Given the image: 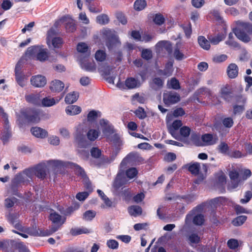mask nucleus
<instances>
[{
	"instance_id": "obj_16",
	"label": "nucleus",
	"mask_w": 252,
	"mask_h": 252,
	"mask_svg": "<svg viewBox=\"0 0 252 252\" xmlns=\"http://www.w3.org/2000/svg\"><path fill=\"white\" fill-rule=\"evenodd\" d=\"M31 83L35 87L41 88L46 85L47 81L44 76L41 75H37L32 77Z\"/></svg>"
},
{
	"instance_id": "obj_25",
	"label": "nucleus",
	"mask_w": 252,
	"mask_h": 252,
	"mask_svg": "<svg viewBox=\"0 0 252 252\" xmlns=\"http://www.w3.org/2000/svg\"><path fill=\"white\" fill-rule=\"evenodd\" d=\"M26 100L31 103L40 105V96L39 94H32L27 95L25 96Z\"/></svg>"
},
{
	"instance_id": "obj_8",
	"label": "nucleus",
	"mask_w": 252,
	"mask_h": 252,
	"mask_svg": "<svg viewBox=\"0 0 252 252\" xmlns=\"http://www.w3.org/2000/svg\"><path fill=\"white\" fill-rule=\"evenodd\" d=\"M46 42L49 47L60 48L62 44V39L56 36V33L53 29H50L47 32Z\"/></svg>"
},
{
	"instance_id": "obj_23",
	"label": "nucleus",
	"mask_w": 252,
	"mask_h": 252,
	"mask_svg": "<svg viewBox=\"0 0 252 252\" xmlns=\"http://www.w3.org/2000/svg\"><path fill=\"white\" fill-rule=\"evenodd\" d=\"M61 99V98H55L50 96L45 97L41 100L40 105L46 107H51L58 103Z\"/></svg>"
},
{
	"instance_id": "obj_49",
	"label": "nucleus",
	"mask_w": 252,
	"mask_h": 252,
	"mask_svg": "<svg viewBox=\"0 0 252 252\" xmlns=\"http://www.w3.org/2000/svg\"><path fill=\"white\" fill-rule=\"evenodd\" d=\"M138 173V171L135 168L132 167L128 169L126 171V175L129 179H132L135 177Z\"/></svg>"
},
{
	"instance_id": "obj_44",
	"label": "nucleus",
	"mask_w": 252,
	"mask_h": 252,
	"mask_svg": "<svg viewBox=\"0 0 252 252\" xmlns=\"http://www.w3.org/2000/svg\"><path fill=\"white\" fill-rule=\"evenodd\" d=\"M189 170L194 175H197L199 173L200 166L199 163H195L190 164L188 166Z\"/></svg>"
},
{
	"instance_id": "obj_19",
	"label": "nucleus",
	"mask_w": 252,
	"mask_h": 252,
	"mask_svg": "<svg viewBox=\"0 0 252 252\" xmlns=\"http://www.w3.org/2000/svg\"><path fill=\"white\" fill-rule=\"evenodd\" d=\"M65 23V28L68 32H73L76 29V26L74 21L69 16H65L61 19Z\"/></svg>"
},
{
	"instance_id": "obj_34",
	"label": "nucleus",
	"mask_w": 252,
	"mask_h": 252,
	"mask_svg": "<svg viewBox=\"0 0 252 252\" xmlns=\"http://www.w3.org/2000/svg\"><path fill=\"white\" fill-rule=\"evenodd\" d=\"M198 42L200 46L205 50H209L210 48L209 41L203 36H200L198 38Z\"/></svg>"
},
{
	"instance_id": "obj_63",
	"label": "nucleus",
	"mask_w": 252,
	"mask_h": 252,
	"mask_svg": "<svg viewBox=\"0 0 252 252\" xmlns=\"http://www.w3.org/2000/svg\"><path fill=\"white\" fill-rule=\"evenodd\" d=\"M12 6V3L9 0H4L1 4V7L4 10L9 9Z\"/></svg>"
},
{
	"instance_id": "obj_14",
	"label": "nucleus",
	"mask_w": 252,
	"mask_h": 252,
	"mask_svg": "<svg viewBox=\"0 0 252 252\" xmlns=\"http://www.w3.org/2000/svg\"><path fill=\"white\" fill-rule=\"evenodd\" d=\"M156 52L158 54L161 53L166 51L170 54L172 51V45L170 42L166 40L159 41L155 46Z\"/></svg>"
},
{
	"instance_id": "obj_21",
	"label": "nucleus",
	"mask_w": 252,
	"mask_h": 252,
	"mask_svg": "<svg viewBox=\"0 0 252 252\" xmlns=\"http://www.w3.org/2000/svg\"><path fill=\"white\" fill-rule=\"evenodd\" d=\"M31 131L33 135L38 138L43 139L48 136L47 131L39 127H33Z\"/></svg>"
},
{
	"instance_id": "obj_29",
	"label": "nucleus",
	"mask_w": 252,
	"mask_h": 252,
	"mask_svg": "<svg viewBox=\"0 0 252 252\" xmlns=\"http://www.w3.org/2000/svg\"><path fill=\"white\" fill-rule=\"evenodd\" d=\"M227 72L229 78H235L237 76L238 73V67L237 65L235 63L230 64L227 67Z\"/></svg>"
},
{
	"instance_id": "obj_17",
	"label": "nucleus",
	"mask_w": 252,
	"mask_h": 252,
	"mask_svg": "<svg viewBox=\"0 0 252 252\" xmlns=\"http://www.w3.org/2000/svg\"><path fill=\"white\" fill-rule=\"evenodd\" d=\"M192 219L193 223L196 225H201L204 221L203 215L198 214L193 217L192 213H190L186 216L185 220L186 223L187 224H189Z\"/></svg>"
},
{
	"instance_id": "obj_42",
	"label": "nucleus",
	"mask_w": 252,
	"mask_h": 252,
	"mask_svg": "<svg viewBox=\"0 0 252 252\" xmlns=\"http://www.w3.org/2000/svg\"><path fill=\"white\" fill-rule=\"evenodd\" d=\"M146 1L145 0H136L134 4V9L136 10H142L146 6Z\"/></svg>"
},
{
	"instance_id": "obj_47",
	"label": "nucleus",
	"mask_w": 252,
	"mask_h": 252,
	"mask_svg": "<svg viewBox=\"0 0 252 252\" xmlns=\"http://www.w3.org/2000/svg\"><path fill=\"white\" fill-rule=\"evenodd\" d=\"M173 55L175 58L177 60H182L187 58V56L178 48L175 49Z\"/></svg>"
},
{
	"instance_id": "obj_35",
	"label": "nucleus",
	"mask_w": 252,
	"mask_h": 252,
	"mask_svg": "<svg viewBox=\"0 0 252 252\" xmlns=\"http://www.w3.org/2000/svg\"><path fill=\"white\" fill-rule=\"evenodd\" d=\"M91 232V230L86 227L74 228L71 229L70 233L73 235H77L82 234H87Z\"/></svg>"
},
{
	"instance_id": "obj_20",
	"label": "nucleus",
	"mask_w": 252,
	"mask_h": 252,
	"mask_svg": "<svg viewBox=\"0 0 252 252\" xmlns=\"http://www.w3.org/2000/svg\"><path fill=\"white\" fill-rule=\"evenodd\" d=\"M102 34L107 38H111V42H115L116 44L120 45V41L117 35L114 34V32L111 30L104 29L101 31Z\"/></svg>"
},
{
	"instance_id": "obj_59",
	"label": "nucleus",
	"mask_w": 252,
	"mask_h": 252,
	"mask_svg": "<svg viewBox=\"0 0 252 252\" xmlns=\"http://www.w3.org/2000/svg\"><path fill=\"white\" fill-rule=\"evenodd\" d=\"M190 132V129L188 126H183L180 130V135L184 137H188L189 135Z\"/></svg>"
},
{
	"instance_id": "obj_61",
	"label": "nucleus",
	"mask_w": 252,
	"mask_h": 252,
	"mask_svg": "<svg viewBox=\"0 0 252 252\" xmlns=\"http://www.w3.org/2000/svg\"><path fill=\"white\" fill-rule=\"evenodd\" d=\"M172 66L173 63L171 62H168L165 66V68L164 70V75L166 76H169L172 71Z\"/></svg>"
},
{
	"instance_id": "obj_36",
	"label": "nucleus",
	"mask_w": 252,
	"mask_h": 252,
	"mask_svg": "<svg viewBox=\"0 0 252 252\" xmlns=\"http://www.w3.org/2000/svg\"><path fill=\"white\" fill-rule=\"evenodd\" d=\"M96 21L100 25H104L109 23V18L106 14H100L96 17Z\"/></svg>"
},
{
	"instance_id": "obj_54",
	"label": "nucleus",
	"mask_w": 252,
	"mask_h": 252,
	"mask_svg": "<svg viewBox=\"0 0 252 252\" xmlns=\"http://www.w3.org/2000/svg\"><path fill=\"white\" fill-rule=\"evenodd\" d=\"M107 247L111 249H117L119 246L118 242L115 240H109L106 243Z\"/></svg>"
},
{
	"instance_id": "obj_18",
	"label": "nucleus",
	"mask_w": 252,
	"mask_h": 252,
	"mask_svg": "<svg viewBox=\"0 0 252 252\" xmlns=\"http://www.w3.org/2000/svg\"><path fill=\"white\" fill-rule=\"evenodd\" d=\"M64 88V83L59 80L56 79L53 80L50 84V89L54 93H59L61 92Z\"/></svg>"
},
{
	"instance_id": "obj_43",
	"label": "nucleus",
	"mask_w": 252,
	"mask_h": 252,
	"mask_svg": "<svg viewBox=\"0 0 252 252\" xmlns=\"http://www.w3.org/2000/svg\"><path fill=\"white\" fill-rule=\"evenodd\" d=\"M225 37V35L223 33H221L217 35V36H213L209 38L210 42L214 44H218L220 41L222 40Z\"/></svg>"
},
{
	"instance_id": "obj_4",
	"label": "nucleus",
	"mask_w": 252,
	"mask_h": 252,
	"mask_svg": "<svg viewBox=\"0 0 252 252\" xmlns=\"http://www.w3.org/2000/svg\"><path fill=\"white\" fill-rule=\"evenodd\" d=\"M49 219L55 225L52 226L48 232L43 234V236L49 235L57 231L66 220L65 217L61 216L53 210L51 211Z\"/></svg>"
},
{
	"instance_id": "obj_15",
	"label": "nucleus",
	"mask_w": 252,
	"mask_h": 252,
	"mask_svg": "<svg viewBox=\"0 0 252 252\" xmlns=\"http://www.w3.org/2000/svg\"><path fill=\"white\" fill-rule=\"evenodd\" d=\"M229 177L231 181L228 185V189L236 188L241 183L240 178L239 177V173L235 170H233L229 172Z\"/></svg>"
},
{
	"instance_id": "obj_26",
	"label": "nucleus",
	"mask_w": 252,
	"mask_h": 252,
	"mask_svg": "<svg viewBox=\"0 0 252 252\" xmlns=\"http://www.w3.org/2000/svg\"><path fill=\"white\" fill-rule=\"evenodd\" d=\"M80 63L81 67L88 71L94 72L96 69V65L94 62H87L85 61L80 60Z\"/></svg>"
},
{
	"instance_id": "obj_22",
	"label": "nucleus",
	"mask_w": 252,
	"mask_h": 252,
	"mask_svg": "<svg viewBox=\"0 0 252 252\" xmlns=\"http://www.w3.org/2000/svg\"><path fill=\"white\" fill-rule=\"evenodd\" d=\"M21 65L20 62H19L16 65L15 68V76L16 80L18 84L21 87H24L25 85V83L24 82V76L20 72Z\"/></svg>"
},
{
	"instance_id": "obj_53",
	"label": "nucleus",
	"mask_w": 252,
	"mask_h": 252,
	"mask_svg": "<svg viewBox=\"0 0 252 252\" xmlns=\"http://www.w3.org/2000/svg\"><path fill=\"white\" fill-rule=\"evenodd\" d=\"M134 113L137 117L141 119H144L146 117V112H145L144 109L141 107H139L137 109H136Z\"/></svg>"
},
{
	"instance_id": "obj_55",
	"label": "nucleus",
	"mask_w": 252,
	"mask_h": 252,
	"mask_svg": "<svg viewBox=\"0 0 252 252\" xmlns=\"http://www.w3.org/2000/svg\"><path fill=\"white\" fill-rule=\"evenodd\" d=\"M154 22L157 25H160L164 22V18L160 14H157L155 16Z\"/></svg>"
},
{
	"instance_id": "obj_9",
	"label": "nucleus",
	"mask_w": 252,
	"mask_h": 252,
	"mask_svg": "<svg viewBox=\"0 0 252 252\" xmlns=\"http://www.w3.org/2000/svg\"><path fill=\"white\" fill-rule=\"evenodd\" d=\"M51 160L47 161L46 162L41 163L34 167L35 176L39 179H44L47 175L48 166L55 168L60 167V166H55L53 164L49 163L48 162Z\"/></svg>"
},
{
	"instance_id": "obj_5",
	"label": "nucleus",
	"mask_w": 252,
	"mask_h": 252,
	"mask_svg": "<svg viewBox=\"0 0 252 252\" xmlns=\"http://www.w3.org/2000/svg\"><path fill=\"white\" fill-rule=\"evenodd\" d=\"M166 123L168 130L172 136L176 139L180 138V135L178 133L179 128L182 126V121L180 120L174 121L172 124V115L169 113L166 116Z\"/></svg>"
},
{
	"instance_id": "obj_28",
	"label": "nucleus",
	"mask_w": 252,
	"mask_h": 252,
	"mask_svg": "<svg viewBox=\"0 0 252 252\" xmlns=\"http://www.w3.org/2000/svg\"><path fill=\"white\" fill-rule=\"evenodd\" d=\"M19 214L10 213L7 215V219L8 221L15 225V227L17 229H20L22 227L21 225L17 222V220L19 218Z\"/></svg>"
},
{
	"instance_id": "obj_56",
	"label": "nucleus",
	"mask_w": 252,
	"mask_h": 252,
	"mask_svg": "<svg viewBox=\"0 0 252 252\" xmlns=\"http://www.w3.org/2000/svg\"><path fill=\"white\" fill-rule=\"evenodd\" d=\"M227 246L231 249H235L239 246L238 241L234 239H231L228 241Z\"/></svg>"
},
{
	"instance_id": "obj_51",
	"label": "nucleus",
	"mask_w": 252,
	"mask_h": 252,
	"mask_svg": "<svg viewBox=\"0 0 252 252\" xmlns=\"http://www.w3.org/2000/svg\"><path fill=\"white\" fill-rule=\"evenodd\" d=\"M190 244H197L200 241V237L195 233L190 234L188 238Z\"/></svg>"
},
{
	"instance_id": "obj_6",
	"label": "nucleus",
	"mask_w": 252,
	"mask_h": 252,
	"mask_svg": "<svg viewBox=\"0 0 252 252\" xmlns=\"http://www.w3.org/2000/svg\"><path fill=\"white\" fill-rule=\"evenodd\" d=\"M85 130V126L82 124H79L75 127L74 136L79 147H86L89 145L84 135Z\"/></svg>"
},
{
	"instance_id": "obj_2",
	"label": "nucleus",
	"mask_w": 252,
	"mask_h": 252,
	"mask_svg": "<svg viewBox=\"0 0 252 252\" xmlns=\"http://www.w3.org/2000/svg\"><path fill=\"white\" fill-rule=\"evenodd\" d=\"M192 143L198 146H206L215 144L218 141L217 135L205 134L200 138L199 135L193 134L191 137Z\"/></svg>"
},
{
	"instance_id": "obj_11",
	"label": "nucleus",
	"mask_w": 252,
	"mask_h": 252,
	"mask_svg": "<svg viewBox=\"0 0 252 252\" xmlns=\"http://www.w3.org/2000/svg\"><path fill=\"white\" fill-rule=\"evenodd\" d=\"M141 85V82L137 79L133 77L127 78L125 83L118 82L117 86L121 89H133L139 87Z\"/></svg>"
},
{
	"instance_id": "obj_57",
	"label": "nucleus",
	"mask_w": 252,
	"mask_h": 252,
	"mask_svg": "<svg viewBox=\"0 0 252 252\" xmlns=\"http://www.w3.org/2000/svg\"><path fill=\"white\" fill-rule=\"evenodd\" d=\"M88 8L92 13H98L102 11V8L96 7L95 4H88Z\"/></svg>"
},
{
	"instance_id": "obj_32",
	"label": "nucleus",
	"mask_w": 252,
	"mask_h": 252,
	"mask_svg": "<svg viewBox=\"0 0 252 252\" xmlns=\"http://www.w3.org/2000/svg\"><path fill=\"white\" fill-rule=\"evenodd\" d=\"M94 57L97 62H103L107 58V54L103 50H98L94 54Z\"/></svg>"
},
{
	"instance_id": "obj_24",
	"label": "nucleus",
	"mask_w": 252,
	"mask_h": 252,
	"mask_svg": "<svg viewBox=\"0 0 252 252\" xmlns=\"http://www.w3.org/2000/svg\"><path fill=\"white\" fill-rule=\"evenodd\" d=\"M81 108L77 105H69L65 108L66 114L69 116H74L80 114L81 112Z\"/></svg>"
},
{
	"instance_id": "obj_10",
	"label": "nucleus",
	"mask_w": 252,
	"mask_h": 252,
	"mask_svg": "<svg viewBox=\"0 0 252 252\" xmlns=\"http://www.w3.org/2000/svg\"><path fill=\"white\" fill-rule=\"evenodd\" d=\"M34 176V168L26 169L16 176L14 181L16 183L28 182L30 179L32 180Z\"/></svg>"
},
{
	"instance_id": "obj_7",
	"label": "nucleus",
	"mask_w": 252,
	"mask_h": 252,
	"mask_svg": "<svg viewBox=\"0 0 252 252\" xmlns=\"http://www.w3.org/2000/svg\"><path fill=\"white\" fill-rule=\"evenodd\" d=\"M48 163L55 166H60V167H66L70 168L74 170L76 174L82 177L85 176V173L83 169L75 163L69 162H63L61 160H51Z\"/></svg>"
},
{
	"instance_id": "obj_48",
	"label": "nucleus",
	"mask_w": 252,
	"mask_h": 252,
	"mask_svg": "<svg viewBox=\"0 0 252 252\" xmlns=\"http://www.w3.org/2000/svg\"><path fill=\"white\" fill-rule=\"evenodd\" d=\"M137 156V154L135 153H130L122 161L121 166L123 167L126 166L128 162Z\"/></svg>"
},
{
	"instance_id": "obj_27",
	"label": "nucleus",
	"mask_w": 252,
	"mask_h": 252,
	"mask_svg": "<svg viewBox=\"0 0 252 252\" xmlns=\"http://www.w3.org/2000/svg\"><path fill=\"white\" fill-rule=\"evenodd\" d=\"M76 49L78 52L85 54L87 57H89L91 54L90 48L85 42L79 43L77 45Z\"/></svg>"
},
{
	"instance_id": "obj_39",
	"label": "nucleus",
	"mask_w": 252,
	"mask_h": 252,
	"mask_svg": "<svg viewBox=\"0 0 252 252\" xmlns=\"http://www.w3.org/2000/svg\"><path fill=\"white\" fill-rule=\"evenodd\" d=\"M100 117V113L95 110H92L88 114L87 120L89 122H93Z\"/></svg>"
},
{
	"instance_id": "obj_30",
	"label": "nucleus",
	"mask_w": 252,
	"mask_h": 252,
	"mask_svg": "<svg viewBox=\"0 0 252 252\" xmlns=\"http://www.w3.org/2000/svg\"><path fill=\"white\" fill-rule=\"evenodd\" d=\"M100 134V132L98 129L91 128L88 131L86 136L89 141L93 142L98 138Z\"/></svg>"
},
{
	"instance_id": "obj_13",
	"label": "nucleus",
	"mask_w": 252,
	"mask_h": 252,
	"mask_svg": "<svg viewBox=\"0 0 252 252\" xmlns=\"http://www.w3.org/2000/svg\"><path fill=\"white\" fill-rule=\"evenodd\" d=\"M180 99V95L175 92H169L163 94V101L168 106L178 102Z\"/></svg>"
},
{
	"instance_id": "obj_37",
	"label": "nucleus",
	"mask_w": 252,
	"mask_h": 252,
	"mask_svg": "<svg viewBox=\"0 0 252 252\" xmlns=\"http://www.w3.org/2000/svg\"><path fill=\"white\" fill-rule=\"evenodd\" d=\"M240 181H244L246 180L248 178L250 177L252 175V172L249 169H242L240 171Z\"/></svg>"
},
{
	"instance_id": "obj_41",
	"label": "nucleus",
	"mask_w": 252,
	"mask_h": 252,
	"mask_svg": "<svg viewBox=\"0 0 252 252\" xmlns=\"http://www.w3.org/2000/svg\"><path fill=\"white\" fill-rule=\"evenodd\" d=\"M163 85V81L159 78H154L152 82L151 83V87L157 90L160 88Z\"/></svg>"
},
{
	"instance_id": "obj_64",
	"label": "nucleus",
	"mask_w": 252,
	"mask_h": 252,
	"mask_svg": "<svg viewBox=\"0 0 252 252\" xmlns=\"http://www.w3.org/2000/svg\"><path fill=\"white\" fill-rule=\"evenodd\" d=\"M16 247L20 252H29L27 247L22 242L17 243L16 245Z\"/></svg>"
},
{
	"instance_id": "obj_12",
	"label": "nucleus",
	"mask_w": 252,
	"mask_h": 252,
	"mask_svg": "<svg viewBox=\"0 0 252 252\" xmlns=\"http://www.w3.org/2000/svg\"><path fill=\"white\" fill-rule=\"evenodd\" d=\"M99 125L102 129L103 135L108 139L114 134L115 130L113 126L107 120L101 119L99 121Z\"/></svg>"
},
{
	"instance_id": "obj_46",
	"label": "nucleus",
	"mask_w": 252,
	"mask_h": 252,
	"mask_svg": "<svg viewBox=\"0 0 252 252\" xmlns=\"http://www.w3.org/2000/svg\"><path fill=\"white\" fill-rule=\"evenodd\" d=\"M217 182L221 186L226 184V177L224 173L220 172L217 175Z\"/></svg>"
},
{
	"instance_id": "obj_52",
	"label": "nucleus",
	"mask_w": 252,
	"mask_h": 252,
	"mask_svg": "<svg viewBox=\"0 0 252 252\" xmlns=\"http://www.w3.org/2000/svg\"><path fill=\"white\" fill-rule=\"evenodd\" d=\"M28 119L30 122L35 123H38L40 121L39 113L35 112L32 115L29 116Z\"/></svg>"
},
{
	"instance_id": "obj_58",
	"label": "nucleus",
	"mask_w": 252,
	"mask_h": 252,
	"mask_svg": "<svg viewBox=\"0 0 252 252\" xmlns=\"http://www.w3.org/2000/svg\"><path fill=\"white\" fill-rule=\"evenodd\" d=\"M48 141L50 144L55 146L59 145L60 143L59 137L55 135L50 136L48 139Z\"/></svg>"
},
{
	"instance_id": "obj_40",
	"label": "nucleus",
	"mask_w": 252,
	"mask_h": 252,
	"mask_svg": "<svg viewBox=\"0 0 252 252\" xmlns=\"http://www.w3.org/2000/svg\"><path fill=\"white\" fill-rule=\"evenodd\" d=\"M126 180L124 179L123 180L122 178V176L121 174H118L113 184V186L114 188L118 189L120 187L124 185L126 183Z\"/></svg>"
},
{
	"instance_id": "obj_38",
	"label": "nucleus",
	"mask_w": 252,
	"mask_h": 252,
	"mask_svg": "<svg viewBox=\"0 0 252 252\" xmlns=\"http://www.w3.org/2000/svg\"><path fill=\"white\" fill-rule=\"evenodd\" d=\"M96 216V212L93 210L86 211L83 215V219L86 221L92 220Z\"/></svg>"
},
{
	"instance_id": "obj_60",
	"label": "nucleus",
	"mask_w": 252,
	"mask_h": 252,
	"mask_svg": "<svg viewBox=\"0 0 252 252\" xmlns=\"http://www.w3.org/2000/svg\"><path fill=\"white\" fill-rule=\"evenodd\" d=\"M227 58L226 55L222 54V55H217L214 57L213 61L216 63H221L225 61Z\"/></svg>"
},
{
	"instance_id": "obj_62",
	"label": "nucleus",
	"mask_w": 252,
	"mask_h": 252,
	"mask_svg": "<svg viewBox=\"0 0 252 252\" xmlns=\"http://www.w3.org/2000/svg\"><path fill=\"white\" fill-rule=\"evenodd\" d=\"M222 124L225 127L230 128L233 125V120L231 118H226L222 120Z\"/></svg>"
},
{
	"instance_id": "obj_50",
	"label": "nucleus",
	"mask_w": 252,
	"mask_h": 252,
	"mask_svg": "<svg viewBox=\"0 0 252 252\" xmlns=\"http://www.w3.org/2000/svg\"><path fill=\"white\" fill-rule=\"evenodd\" d=\"M169 88L174 89H178L180 88V85L178 81L175 78H172L168 82L167 84Z\"/></svg>"
},
{
	"instance_id": "obj_33",
	"label": "nucleus",
	"mask_w": 252,
	"mask_h": 252,
	"mask_svg": "<svg viewBox=\"0 0 252 252\" xmlns=\"http://www.w3.org/2000/svg\"><path fill=\"white\" fill-rule=\"evenodd\" d=\"M128 213L131 216L137 217L142 214V208L137 205H133L129 207L128 209Z\"/></svg>"
},
{
	"instance_id": "obj_31",
	"label": "nucleus",
	"mask_w": 252,
	"mask_h": 252,
	"mask_svg": "<svg viewBox=\"0 0 252 252\" xmlns=\"http://www.w3.org/2000/svg\"><path fill=\"white\" fill-rule=\"evenodd\" d=\"M79 93L76 92H73L66 94L64 101L66 103L72 104L77 101Z\"/></svg>"
},
{
	"instance_id": "obj_45",
	"label": "nucleus",
	"mask_w": 252,
	"mask_h": 252,
	"mask_svg": "<svg viewBox=\"0 0 252 252\" xmlns=\"http://www.w3.org/2000/svg\"><path fill=\"white\" fill-rule=\"evenodd\" d=\"M247 217L245 216H240L235 219L232 221V223L235 226H240L246 220Z\"/></svg>"
},
{
	"instance_id": "obj_3",
	"label": "nucleus",
	"mask_w": 252,
	"mask_h": 252,
	"mask_svg": "<svg viewBox=\"0 0 252 252\" xmlns=\"http://www.w3.org/2000/svg\"><path fill=\"white\" fill-rule=\"evenodd\" d=\"M27 55L41 62L46 61L48 58L47 50L42 46H33L29 47Z\"/></svg>"
},
{
	"instance_id": "obj_1",
	"label": "nucleus",
	"mask_w": 252,
	"mask_h": 252,
	"mask_svg": "<svg viewBox=\"0 0 252 252\" xmlns=\"http://www.w3.org/2000/svg\"><path fill=\"white\" fill-rule=\"evenodd\" d=\"M236 37L244 42H248L252 39V24L242 23L234 30Z\"/></svg>"
}]
</instances>
